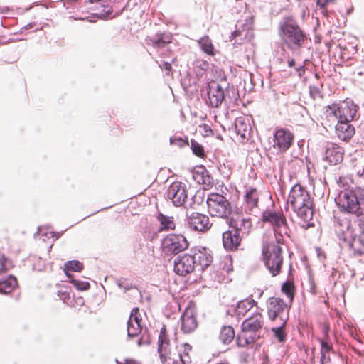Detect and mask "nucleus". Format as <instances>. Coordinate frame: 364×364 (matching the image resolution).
Segmentation results:
<instances>
[{
    "mask_svg": "<svg viewBox=\"0 0 364 364\" xmlns=\"http://www.w3.org/2000/svg\"><path fill=\"white\" fill-rule=\"evenodd\" d=\"M287 203L290 204L293 210L304 222H309L314 215V203L309 191L297 183L291 189Z\"/></svg>",
    "mask_w": 364,
    "mask_h": 364,
    "instance_id": "f257e3e1",
    "label": "nucleus"
},
{
    "mask_svg": "<svg viewBox=\"0 0 364 364\" xmlns=\"http://www.w3.org/2000/svg\"><path fill=\"white\" fill-rule=\"evenodd\" d=\"M264 323L263 315L257 309L255 312L243 321L242 331L237 338L238 346L245 347L254 343L260 338Z\"/></svg>",
    "mask_w": 364,
    "mask_h": 364,
    "instance_id": "f03ea898",
    "label": "nucleus"
},
{
    "mask_svg": "<svg viewBox=\"0 0 364 364\" xmlns=\"http://www.w3.org/2000/svg\"><path fill=\"white\" fill-rule=\"evenodd\" d=\"M337 203L343 212L355 215L358 219L364 216V188L355 187L341 191Z\"/></svg>",
    "mask_w": 364,
    "mask_h": 364,
    "instance_id": "7ed1b4c3",
    "label": "nucleus"
},
{
    "mask_svg": "<svg viewBox=\"0 0 364 364\" xmlns=\"http://www.w3.org/2000/svg\"><path fill=\"white\" fill-rule=\"evenodd\" d=\"M261 220L272 228L277 243H283L284 236L289 237V228L282 211L267 209L262 213Z\"/></svg>",
    "mask_w": 364,
    "mask_h": 364,
    "instance_id": "20e7f679",
    "label": "nucleus"
},
{
    "mask_svg": "<svg viewBox=\"0 0 364 364\" xmlns=\"http://www.w3.org/2000/svg\"><path fill=\"white\" fill-rule=\"evenodd\" d=\"M280 243H268L262 248V257L265 267L273 277L280 273L283 264L282 248Z\"/></svg>",
    "mask_w": 364,
    "mask_h": 364,
    "instance_id": "39448f33",
    "label": "nucleus"
},
{
    "mask_svg": "<svg viewBox=\"0 0 364 364\" xmlns=\"http://www.w3.org/2000/svg\"><path fill=\"white\" fill-rule=\"evenodd\" d=\"M206 203L208 211L213 217L228 218L232 213L230 203L221 194L217 193L208 194Z\"/></svg>",
    "mask_w": 364,
    "mask_h": 364,
    "instance_id": "423d86ee",
    "label": "nucleus"
},
{
    "mask_svg": "<svg viewBox=\"0 0 364 364\" xmlns=\"http://www.w3.org/2000/svg\"><path fill=\"white\" fill-rule=\"evenodd\" d=\"M358 107L352 100L346 99L338 104L328 107L327 112L334 116L338 121L352 122L355 119Z\"/></svg>",
    "mask_w": 364,
    "mask_h": 364,
    "instance_id": "0eeeda50",
    "label": "nucleus"
},
{
    "mask_svg": "<svg viewBox=\"0 0 364 364\" xmlns=\"http://www.w3.org/2000/svg\"><path fill=\"white\" fill-rule=\"evenodd\" d=\"M267 316L270 321L279 320L287 323L289 318V308L287 304L280 298L271 297L267 303Z\"/></svg>",
    "mask_w": 364,
    "mask_h": 364,
    "instance_id": "6e6552de",
    "label": "nucleus"
},
{
    "mask_svg": "<svg viewBox=\"0 0 364 364\" xmlns=\"http://www.w3.org/2000/svg\"><path fill=\"white\" fill-rule=\"evenodd\" d=\"M280 29L283 33L286 41L297 46H301L304 42V34L293 19L288 18L281 24Z\"/></svg>",
    "mask_w": 364,
    "mask_h": 364,
    "instance_id": "1a4fd4ad",
    "label": "nucleus"
},
{
    "mask_svg": "<svg viewBox=\"0 0 364 364\" xmlns=\"http://www.w3.org/2000/svg\"><path fill=\"white\" fill-rule=\"evenodd\" d=\"M161 246L166 254L177 255L188 248V242L182 235L170 234L163 239Z\"/></svg>",
    "mask_w": 364,
    "mask_h": 364,
    "instance_id": "9d476101",
    "label": "nucleus"
},
{
    "mask_svg": "<svg viewBox=\"0 0 364 364\" xmlns=\"http://www.w3.org/2000/svg\"><path fill=\"white\" fill-rule=\"evenodd\" d=\"M187 197L186 186L181 182L172 183L167 190V198L171 200L176 207L182 206L186 201Z\"/></svg>",
    "mask_w": 364,
    "mask_h": 364,
    "instance_id": "9b49d317",
    "label": "nucleus"
},
{
    "mask_svg": "<svg viewBox=\"0 0 364 364\" xmlns=\"http://www.w3.org/2000/svg\"><path fill=\"white\" fill-rule=\"evenodd\" d=\"M196 268V262L191 254L178 257L174 261V271L181 276L191 273Z\"/></svg>",
    "mask_w": 364,
    "mask_h": 364,
    "instance_id": "f8f14e48",
    "label": "nucleus"
},
{
    "mask_svg": "<svg viewBox=\"0 0 364 364\" xmlns=\"http://www.w3.org/2000/svg\"><path fill=\"white\" fill-rule=\"evenodd\" d=\"M259 193L256 188L246 186L243 197V209L246 213L252 214L258 209Z\"/></svg>",
    "mask_w": 364,
    "mask_h": 364,
    "instance_id": "ddd939ff",
    "label": "nucleus"
},
{
    "mask_svg": "<svg viewBox=\"0 0 364 364\" xmlns=\"http://www.w3.org/2000/svg\"><path fill=\"white\" fill-rule=\"evenodd\" d=\"M229 225L242 239L247 237L252 229V223L250 217L238 216L229 220Z\"/></svg>",
    "mask_w": 364,
    "mask_h": 364,
    "instance_id": "4468645a",
    "label": "nucleus"
},
{
    "mask_svg": "<svg viewBox=\"0 0 364 364\" xmlns=\"http://www.w3.org/2000/svg\"><path fill=\"white\" fill-rule=\"evenodd\" d=\"M186 226L191 230L203 232L208 230L211 224L207 215L194 212L187 218Z\"/></svg>",
    "mask_w": 364,
    "mask_h": 364,
    "instance_id": "2eb2a0df",
    "label": "nucleus"
},
{
    "mask_svg": "<svg viewBox=\"0 0 364 364\" xmlns=\"http://www.w3.org/2000/svg\"><path fill=\"white\" fill-rule=\"evenodd\" d=\"M208 97L209 105L213 107H218L224 100V90L218 82L212 81L208 85Z\"/></svg>",
    "mask_w": 364,
    "mask_h": 364,
    "instance_id": "dca6fc26",
    "label": "nucleus"
},
{
    "mask_svg": "<svg viewBox=\"0 0 364 364\" xmlns=\"http://www.w3.org/2000/svg\"><path fill=\"white\" fill-rule=\"evenodd\" d=\"M274 147L280 151H286L290 148L294 140V135L287 129H279L275 132L274 136Z\"/></svg>",
    "mask_w": 364,
    "mask_h": 364,
    "instance_id": "f3484780",
    "label": "nucleus"
},
{
    "mask_svg": "<svg viewBox=\"0 0 364 364\" xmlns=\"http://www.w3.org/2000/svg\"><path fill=\"white\" fill-rule=\"evenodd\" d=\"M141 321V317L139 308H134L127 321V336L129 338L136 337L141 333L142 331Z\"/></svg>",
    "mask_w": 364,
    "mask_h": 364,
    "instance_id": "a211bd4d",
    "label": "nucleus"
},
{
    "mask_svg": "<svg viewBox=\"0 0 364 364\" xmlns=\"http://www.w3.org/2000/svg\"><path fill=\"white\" fill-rule=\"evenodd\" d=\"M235 129L242 142L247 140L252 132L250 118L247 116L237 117L235 121Z\"/></svg>",
    "mask_w": 364,
    "mask_h": 364,
    "instance_id": "6ab92c4d",
    "label": "nucleus"
},
{
    "mask_svg": "<svg viewBox=\"0 0 364 364\" xmlns=\"http://www.w3.org/2000/svg\"><path fill=\"white\" fill-rule=\"evenodd\" d=\"M181 331L184 333L193 332L198 326V322L191 308H187L181 317Z\"/></svg>",
    "mask_w": 364,
    "mask_h": 364,
    "instance_id": "aec40b11",
    "label": "nucleus"
},
{
    "mask_svg": "<svg viewBox=\"0 0 364 364\" xmlns=\"http://www.w3.org/2000/svg\"><path fill=\"white\" fill-rule=\"evenodd\" d=\"M343 149L335 144H328L326 152L325 159L331 164H338L343 161Z\"/></svg>",
    "mask_w": 364,
    "mask_h": 364,
    "instance_id": "412c9836",
    "label": "nucleus"
},
{
    "mask_svg": "<svg viewBox=\"0 0 364 364\" xmlns=\"http://www.w3.org/2000/svg\"><path fill=\"white\" fill-rule=\"evenodd\" d=\"M173 36L168 33H158L154 36L147 37L146 42L147 45L152 46L155 48H165L172 41Z\"/></svg>",
    "mask_w": 364,
    "mask_h": 364,
    "instance_id": "4be33fe9",
    "label": "nucleus"
},
{
    "mask_svg": "<svg viewBox=\"0 0 364 364\" xmlns=\"http://www.w3.org/2000/svg\"><path fill=\"white\" fill-rule=\"evenodd\" d=\"M351 122L338 121L336 125V133L343 141L350 140L355 134V127L350 124Z\"/></svg>",
    "mask_w": 364,
    "mask_h": 364,
    "instance_id": "5701e85b",
    "label": "nucleus"
},
{
    "mask_svg": "<svg viewBox=\"0 0 364 364\" xmlns=\"http://www.w3.org/2000/svg\"><path fill=\"white\" fill-rule=\"evenodd\" d=\"M242 238L232 231H225L223 233V247L227 250H235L240 246Z\"/></svg>",
    "mask_w": 364,
    "mask_h": 364,
    "instance_id": "b1692460",
    "label": "nucleus"
},
{
    "mask_svg": "<svg viewBox=\"0 0 364 364\" xmlns=\"http://www.w3.org/2000/svg\"><path fill=\"white\" fill-rule=\"evenodd\" d=\"M193 256L194 257V260L196 262V267H199V269L201 271H203L205 268L209 267L213 261V257L205 249L198 250Z\"/></svg>",
    "mask_w": 364,
    "mask_h": 364,
    "instance_id": "393cba45",
    "label": "nucleus"
},
{
    "mask_svg": "<svg viewBox=\"0 0 364 364\" xmlns=\"http://www.w3.org/2000/svg\"><path fill=\"white\" fill-rule=\"evenodd\" d=\"M257 306V302L249 297L237 302L235 312L238 317L245 316L254 306Z\"/></svg>",
    "mask_w": 364,
    "mask_h": 364,
    "instance_id": "a878e982",
    "label": "nucleus"
},
{
    "mask_svg": "<svg viewBox=\"0 0 364 364\" xmlns=\"http://www.w3.org/2000/svg\"><path fill=\"white\" fill-rule=\"evenodd\" d=\"M157 219L160 223L158 231H168L175 229L176 225L173 217L166 216L162 213H159L157 216Z\"/></svg>",
    "mask_w": 364,
    "mask_h": 364,
    "instance_id": "bb28decb",
    "label": "nucleus"
},
{
    "mask_svg": "<svg viewBox=\"0 0 364 364\" xmlns=\"http://www.w3.org/2000/svg\"><path fill=\"white\" fill-rule=\"evenodd\" d=\"M17 287V280L13 276H9L0 281V294H9Z\"/></svg>",
    "mask_w": 364,
    "mask_h": 364,
    "instance_id": "cd10ccee",
    "label": "nucleus"
},
{
    "mask_svg": "<svg viewBox=\"0 0 364 364\" xmlns=\"http://www.w3.org/2000/svg\"><path fill=\"white\" fill-rule=\"evenodd\" d=\"M198 43L200 49L208 55H215V48L212 43V41L208 36L202 37L198 41Z\"/></svg>",
    "mask_w": 364,
    "mask_h": 364,
    "instance_id": "c85d7f7f",
    "label": "nucleus"
},
{
    "mask_svg": "<svg viewBox=\"0 0 364 364\" xmlns=\"http://www.w3.org/2000/svg\"><path fill=\"white\" fill-rule=\"evenodd\" d=\"M170 343H158L157 352L159 355L162 364H171V358L169 357Z\"/></svg>",
    "mask_w": 364,
    "mask_h": 364,
    "instance_id": "c756f323",
    "label": "nucleus"
},
{
    "mask_svg": "<svg viewBox=\"0 0 364 364\" xmlns=\"http://www.w3.org/2000/svg\"><path fill=\"white\" fill-rule=\"evenodd\" d=\"M220 340L224 344H229L235 338V331L232 327L223 326L220 330Z\"/></svg>",
    "mask_w": 364,
    "mask_h": 364,
    "instance_id": "7c9ffc66",
    "label": "nucleus"
},
{
    "mask_svg": "<svg viewBox=\"0 0 364 364\" xmlns=\"http://www.w3.org/2000/svg\"><path fill=\"white\" fill-rule=\"evenodd\" d=\"M83 269V264L78 260L68 261L65 263V272L68 277L72 278L69 271L80 272Z\"/></svg>",
    "mask_w": 364,
    "mask_h": 364,
    "instance_id": "2f4dec72",
    "label": "nucleus"
},
{
    "mask_svg": "<svg viewBox=\"0 0 364 364\" xmlns=\"http://www.w3.org/2000/svg\"><path fill=\"white\" fill-rule=\"evenodd\" d=\"M232 37H239L242 41H250L253 38V31L250 28L236 29L232 33Z\"/></svg>",
    "mask_w": 364,
    "mask_h": 364,
    "instance_id": "473e14b6",
    "label": "nucleus"
},
{
    "mask_svg": "<svg viewBox=\"0 0 364 364\" xmlns=\"http://www.w3.org/2000/svg\"><path fill=\"white\" fill-rule=\"evenodd\" d=\"M285 326H286V323H284V325H283L282 321H279V326L277 327L272 328V331L274 333V336L280 343H284L286 341L287 335L284 331Z\"/></svg>",
    "mask_w": 364,
    "mask_h": 364,
    "instance_id": "72a5a7b5",
    "label": "nucleus"
},
{
    "mask_svg": "<svg viewBox=\"0 0 364 364\" xmlns=\"http://www.w3.org/2000/svg\"><path fill=\"white\" fill-rule=\"evenodd\" d=\"M192 350V346L188 343L183 344V353L179 354L180 361L182 364H189L191 363V357L189 353Z\"/></svg>",
    "mask_w": 364,
    "mask_h": 364,
    "instance_id": "f704fd0d",
    "label": "nucleus"
},
{
    "mask_svg": "<svg viewBox=\"0 0 364 364\" xmlns=\"http://www.w3.org/2000/svg\"><path fill=\"white\" fill-rule=\"evenodd\" d=\"M347 227V231L339 234V237L341 240L348 242L349 245H352V243L355 241V235L349 228V225Z\"/></svg>",
    "mask_w": 364,
    "mask_h": 364,
    "instance_id": "c9c22d12",
    "label": "nucleus"
},
{
    "mask_svg": "<svg viewBox=\"0 0 364 364\" xmlns=\"http://www.w3.org/2000/svg\"><path fill=\"white\" fill-rule=\"evenodd\" d=\"M327 331L328 328L326 331V339L321 341V354H330V353L332 350V344L328 341V336H327Z\"/></svg>",
    "mask_w": 364,
    "mask_h": 364,
    "instance_id": "e433bc0d",
    "label": "nucleus"
},
{
    "mask_svg": "<svg viewBox=\"0 0 364 364\" xmlns=\"http://www.w3.org/2000/svg\"><path fill=\"white\" fill-rule=\"evenodd\" d=\"M193 154L198 157H203L204 156V149L202 145L196 141H191V146Z\"/></svg>",
    "mask_w": 364,
    "mask_h": 364,
    "instance_id": "4c0bfd02",
    "label": "nucleus"
},
{
    "mask_svg": "<svg viewBox=\"0 0 364 364\" xmlns=\"http://www.w3.org/2000/svg\"><path fill=\"white\" fill-rule=\"evenodd\" d=\"M282 291L290 299L291 301L294 298V287L289 282H285L282 287Z\"/></svg>",
    "mask_w": 364,
    "mask_h": 364,
    "instance_id": "58836bf2",
    "label": "nucleus"
},
{
    "mask_svg": "<svg viewBox=\"0 0 364 364\" xmlns=\"http://www.w3.org/2000/svg\"><path fill=\"white\" fill-rule=\"evenodd\" d=\"M118 286L123 289L125 292L128 290L134 289L136 294H141L139 291L132 285V283L128 282L126 279L119 281Z\"/></svg>",
    "mask_w": 364,
    "mask_h": 364,
    "instance_id": "ea45409f",
    "label": "nucleus"
},
{
    "mask_svg": "<svg viewBox=\"0 0 364 364\" xmlns=\"http://www.w3.org/2000/svg\"><path fill=\"white\" fill-rule=\"evenodd\" d=\"M70 282L77 289L80 291L87 290L90 288V284L87 282L73 279H72Z\"/></svg>",
    "mask_w": 364,
    "mask_h": 364,
    "instance_id": "a19ab883",
    "label": "nucleus"
},
{
    "mask_svg": "<svg viewBox=\"0 0 364 364\" xmlns=\"http://www.w3.org/2000/svg\"><path fill=\"white\" fill-rule=\"evenodd\" d=\"M158 343H170V339L167 335L166 328L164 326L161 328L160 331Z\"/></svg>",
    "mask_w": 364,
    "mask_h": 364,
    "instance_id": "79ce46f5",
    "label": "nucleus"
},
{
    "mask_svg": "<svg viewBox=\"0 0 364 364\" xmlns=\"http://www.w3.org/2000/svg\"><path fill=\"white\" fill-rule=\"evenodd\" d=\"M336 1V0H317L316 6L317 7L322 10V14L326 15L327 11L326 9V7L329 4L334 3Z\"/></svg>",
    "mask_w": 364,
    "mask_h": 364,
    "instance_id": "37998d69",
    "label": "nucleus"
},
{
    "mask_svg": "<svg viewBox=\"0 0 364 364\" xmlns=\"http://www.w3.org/2000/svg\"><path fill=\"white\" fill-rule=\"evenodd\" d=\"M357 223L360 231L359 241L364 245V216L357 219Z\"/></svg>",
    "mask_w": 364,
    "mask_h": 364,
    "instance_id": "c03bdc74",
    "label": "nucleus"
},
{
    "mask_svg": "<svg viewBox=\"0 0 364 364\" xmlns=\"http://www.w3.org/2000/svg\"><path fill=\"white\" fill-rule=\"evenodd\" d=\"M309 93H310L311 97L314 99L322 97L321 90L318 86L310 85L309 86Z\"/></svg>",
    "mask_w": 364,
    "mask_h": 364,
    "instance_id": "a18cd8bd",
    "label": "nucleus"
},
{
    "mask_svg": "<svg viewBox=\"0 0 364 364\" xmlns=\"http://www.w3.org/2000/svg\"><path fill=\"white\" fill-rule=\"evenodd\" d=\"M337 183L340 186H347L350 183L353 182L352 178L348 176H340L338 178H336Z\"/></svg>",
    "mask_w": 364,
    "mask_h": 364,
    "instance_id": "49530a36",
    "label": "nucleus"
},
{
    "mask_svg": "<svg viewBox=\"0 0 364 364\" xmlns=\"http://www.w3.org/2000/svg\"><path fill=\"white\" fill-rule=\"evenodd\" d=\"M100 6L102 7V10L99 13V14L102 16H109V14H111L112 13V6L109 5V4H102L100 5Z\"/></svg>",
    "mask_w": 364,
    "mask_h": 364,
    "instance_id": "de8ad7c7",
    "label": "nucleus"
},
{
    "mask_svg": "<svg viewBox=\"0 0 364 364\" xmlns=\"http://www.w3.org/2000/svg\"><path fill=\"white\" fill-rule=\"evenodd\" d=\"M357 174L364 178V158L361 159L356 164Z\"/></svg>",
    "mask_w": 364,
    "mask_h": 364,
    "instance_id": "09e8293b",
    "label": "nucleus"
},
{
    "mask_svg": "<svg viewBox=\"0 0 364 364\" xmlns=\"http://www.w3.org/2000/svg\"><path fill=\"white\" fill-rule=\"evenodd\" d=\"M170 142L171 144H177L179 146H183L186 144H188V142L183 140L181 138H171L170 139Z\"/></svg>",
    "mask_w": 364,
    "mask_h": 364,
    "instance_id": "8fccbe9b",
    "label": "nucleus"
},
{
    "mask_svg": "<svg viewBox=\"0 0 364 364\" xmlns=\"http://www.w3.org/2000/svg\"><path fill=\"white\" fill-rule=\"evenodd\" d=\"M331 360L329 354H321V364H325L329 363Z\"/></svg>",
    "mask_w": 364,
    "mask_h": 364,
    "instance_id": "3c124183",
    "label": "nucleus"
},
{
    "mask_svg": "<svg viewBox=\"0 0 364 364\" xmlns=\"http://www.w3.org/2000/svg\"><path fill=\"white\" fill-rule=\"evenodd\" d=\"M199 67L203 70H205L208 68L209 64L206 61H198Z\"/></svg>",
    "mask_w": 364,
    "mask_h": 364,
    "instance_id": "603ef678",
    "label": "nucleus"
},
{
    "mask_svg": "<svg viewBox=\"0 0 364 364\" xmlns=\"http://www.w3.org/2000/svg\"><path fill=\"white\" fill-rule=\"evenodd\" d=\"M160 67H161V68L164 69L168 71H170L171 69V65L167 62H164L161 65H160Z\"/></svg>",
    "mask_w": 364,
    "mask_h": 364,
    "instance_id": "864d4df0",
    "label": "nucleus"
},
{
    "mask_svg": "<svg viewBox=\"0 0 364 364\" xmlns=\"http://www.w3.org/2000/svg\"><path fill=\"white\" fill-rule=\"evenodd\" d=\"M145 344H149V341L148 340H144V337L142 336L138 340L137 345L138 346H141Z\"/></svg>",
    "mask_w": 364,
    "mask_h": 364,
    "instance_id": "5fc2aeb1",
    "label": "nucleus"
},
{
    "mask_svg": "<svg viewBox=\"0 0 364 364\" xmlns=\"http://www.w3.org/2000/svg\"><path fill=\"white\" fill-rule=\"evenodd\" d=\"M124 364H139V363L133 359H125Z\"/></svg>",
    "mask_w": 364,
    "mask_h": 364,
    "instance_id": "6e6d98bb",
    "label": "nucleus"
},
{
    "mask_svg": "<svg viewBox=\"0 0 364 364\" xmlns=\"http://www.w3.org/2000/svg\"><path fill=\"white\" fill-rule=\"evenodd\" d=\"M294 64H295V62H294V59H289L288 60V65H289V67H290V68L293 67L294 65Z\"/></svg>",
    "mask_w": 364,
    "mask_h": 364,
    "instance_id": "4d7b16f0",
    "label": "nucleus"
},
{
    "mask_svg": "<svg viewBox=\"0 0 364 364\" xmlns=\"http://www.w3.org/2000/svg\"><path fill=\"white\" fill-rule=\"evenodd\" d=\"M62 294H63V297H62L61 299L64 301H65V299L69 298V294H68L67 292H63Z\"/></svg>",
    "mask_w": 364,
    "mask_h": 364,
    "instance_id": "13d9d810",
    "label": "nucleus"
},
{
    "mask_svg": "<svg viewBox=\"0 0 364 364\" xmlns=\"http://www.w3.org/2000/svg\"><path fill=\"white\" fill-rule=\"evenodd\" d=\"M33 28L32 23H29L25 26V29H28V28Z\"/></svg>",
    "mask_w": 364,
    "mask_h": 364,
    "instance_id": "bf43d9fd",
    "label": "nucleus"
},
{
    "mask_svg": "<svg viewBox=\"0 0 364 364\" xmlns=\"http://www.w3.org/2000/svg\"><path fill=\"white\" fill-rule=\"evenodd\" d=\"M297 70L299 71V75H301V71H303L304 72V69H303V67H300L299 68L297 69Z\"/></svg>",
    "mask_w": 364,
    "mask_h": 364,
    "instance_id": "052dcab7",
    "label": "nucleus"
},
{
    "mask_svg": "<svg viewBox=\"0 0 364 364\" xmlns=\"http://www.w3.org/2000/svg\"><path fill=\"white\" fill-rule=\"evenodd\" d=\"M116 0H109V3H114Z\"/></svg>",
    "mask_w": 364,
    "mask_h": 364,
    "instance_id": "680f3d73",
    "label": "nucleus"
},
{
    "mask_svg": "<svg viewBox=\"0 0 364 364\" xmlns=\"http://www.w3.org/2000/svg\"><path fill=\"white\" fill-rule=\"evenodd\" d=\"M171 364H177V362L173 361Z\"/></svg>",
    "mask_w": 364,
    "mask_h": 364,
    "instance_id": "e2e57ef3",
    "label": "nucleus"
},
{
    "mask_svg": "<svg viewBox=\"0 0 364 364\" xmlns=\"http://www.w3.org/2000/svg\"><path fill=\"white\" fill-rule=\"evenodd\" d=\"M298 1H301L302 0H297Z\"/></svg>",
    "mask_w": 364,
    "mask_h": 364,
    "instance_id": "0e129e2a",
    "label": "nucleus"
}]
</instances>
